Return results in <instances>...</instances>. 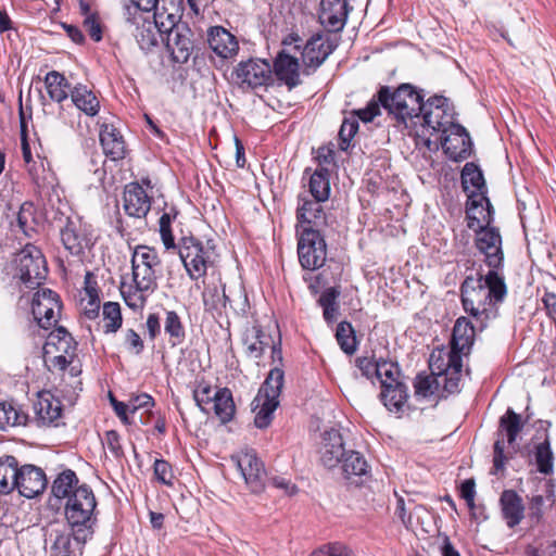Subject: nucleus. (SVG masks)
<instances>
[{"label": "nucleus", "mask_w": 556, "mask_h": 556, "mask_svg": "<svg viewBox=\"0 0 556 556\" xmlns=\"http://www.w3.org/2000/svg\"><path fill=\"white\" fill-rule=\"evenodd\" d=\"M507 294L504 276L490 269L484 276H468L462 283V303L482 330L498 315V305Z\"/></svg>", "instance_id": "1"}, {"label": "nucleus", "mask_w": 556, "mask_h": 556, "mask_svg": "<svg viewBox=\"0 0 556 556\" xmlns=\"http://www.w3.org/2000/svg\"><path fill=\"white\" fill-rule=\"evenodd\" d=\"M131 282H122L121 293L126 305L142 309L148 298L157 289L161 258L155 249L137 245L131 254Z\"/></svg>", "instance_id": "2"}, {"label": "nucleus", "mask_w": 556, "mask_h": 556, "mask_svg": "<svg viewBox=\"0 0 556 556\" xmlns=\"http://www.w3.org/2000/svg\"><path fill=\"white\" fill-rule=\"evenodd\" d=\"M384 109L396 121L397 126L409 129V134L417 127L422 109V96L409 84H402L391 91L384 87Z\"/></svg>", "instance_id": "3"}, {"label": "nucleus", "mask_w": 556, "mask_h": 556, "mask_svg": "<svg viewBox=\"0 0 556 556\" xmlns=\"http://www.w3.org/2000/svg\"><path fill=\"white\" fill-rule=\"evenodd\" d=\"M420 113V121L416 119L420 129L413 130L417 146L421 142L425 147L430 148L433 134L444 132L455 124L448 100L442 96H434L429 98L426 103L422 102Z\"/></svg>", "instance_id": "4"}, {"label": "nucleus", "mask_w": 556, "mask_h": 556, "mask_svg": "<svg viewBox=\"0 0 556 556\" xmlns=\"http://www.w3.org/2000/svg\"><path fill=\"white\" fill-rule=\"evenodd\" d=\"M180 261L191 280H199L206 275L208 267L216 261V251L212 241L204 244L200 239L188 236L182 237L177 248Z\"/></svg>", "instance_id": "5"}, {"label": "nucleus", "mask_w": 556, "mask_h": 556, "mask_svg": "<svg viewBox=\"0 0 556 556\" xmlns=\"http://www.w3.org/2000/svg\"><path fill=\"white\" fill-rule=\"evenodd\" d=\"M96 496L92 490L83 484L76 488L65 505V519L71 530L93 534L96 523Z\"/></svg>", "instance_id": "6"}, {"label": "nucleus", "mask_w": 556, "mask_h": 556, "mask_svg": "<svg viewBox=\"0 0 556 556\" xmlns=\"http://www.w3.org/2000/svg\"><path fill=\"white\" fill-rule=\"evenodd\" d=\"M15 263L16 275L26 288L35 289L45 281L48 274L47 262L37 247L26 244L16 255Z\"/></svg>", "instance_id": "7"}, {"label": "nucleus", "mask_w": 556, "mask_h": 556, "mask_svg": "<svg viewBox=\"0 0 556 556\" xmlns=\"http://www.w3.org/2000/svg\"><path fill=\"white\" fill-rule=\"evenodd\" d=\"M298 255L301 266L307 270L320 268L327 258V245L319 229L304 227L299 230Z\"/></svg>", "instance_id": "8"}, {"label": "nucleus", "mask_w": 556, "mask_h": 556, "mask_svg": "<svg viewBox=\"0 0 556 556\" xmlns=\"http://www.w3.org/2000/svg\"><path fill=\"white\" fill-rule=\"evenodd\" d=\"M76 342L72 334L62 326L52 330L47 337L43 353L47 362L61 370L73 362Z\"/></svg>", "instance_id": "9"}, {"label": "nucleus", "mask_w": 556, "mask_h": 556, "mask_svg": "<svg viewBox=\"0 0 556 556\" xmlns=\"http://www.w3.org/2000/svg\"><path fill=\"white\" fill-rule=\"evenodd\" d=\"M63 247L74 256H80L86 249L93 245L92 227L80 217H66L60 228Z\"/></svg>", "instance_id": "10"}, {"label": "nucleus", "mask_w": 556, "mask_h": 556, "mask_svg": "<svg viewBox=\"0 0 556 556\" xmlns=\"http://www.w3.org/2000/svg\"><path fill=\"white\" fill-rule=\"evenodd\" d=\"M382 105V87H380L367 105L363 109L351 112L350 117H345L339 130V147L345 151L350 147V142L358 130V119L367 124L380 115V106Z\"/></svg>", "instance_id": "11"}, {"label": "nucleus", "mask_w": 556, "mask_h": 556, "mask_svg": "<svg viewBox=\"0 0 556 556\" xmlns=\"http://www.w3.org/2000/svg\"><path fill=\"white\" fill-rule=\"evenodd\" d=\"M71 99L73 105H68L67 108L61 106L59 112V117L71 128H74L78 122L76 117H79V114L76 110L84 112L87 116L93 117L99 113L100 110V101L93 91L87 88L84 85H77L71 90Z\"/></svg>", "instance_id": "12"}, {"label": "nucleus", "mask_w": 556, "mask_h": 556, "mask_svg": "<svg viewBox=\"0 0 556 556\" xmlns=\"http://www.w3.org/2000/svg\"><path fill=\"white\" fill-rule=\"evenodd\" d=\"M61 299L51 289H41L33 296L31 313L40 328L48 330L55 327L61 316Z\"/></svg>", "instance_id": "13"}, {"label": "nucleus", "mask_w": 556, "mask_h": 556, "mask_svg": "<svg viewBox=\"0 0 556 556\" xmlns=\"http://www.w3.org/2000/svg\"><path fill=\"white\" fill-rule=\"evenodd\" d=\"M270 64L261 59L241 61L232 72L235 83L242 89H255L271 81Z\"/></svg>", "instance_id": "14"}, {"label": "nucleus", "mask_w": 556, "mask_h": 556, "mask_svg": "<svg viewBox=\"0 0 556 556\" xmlns=\"http://www.w3.org/2000/svg\"><path fill=\"white\" fill-rule=\"evenodd\" d=\"M236 460L245 484L253 493H261L265 488L266 470L264 463L254 450H244L232 457Z\"/></svg>", "instance_id": "15"}, {"label": "nucleus", "mask_w": 556, "mask_h": 556, "mask_svg": "<svg viewBox=\"0 0 556 556\" xmlns=\"http://www.w3.org/2000/svg\"><path fill=\"white\" fill-rule=\"evenodd\" d=\"M522 428L523 421L521 419V416L515 413L511 408H508L506 413L500 418V425L497 430L498 439L494 443L493 457L494 467L497 470L504 467L506 459L504 456V438H506L507 443L509 445H514Z\"/></svg>", "instance_id": "16"}, {"label": "nucleus", "mask_w": 556, "mask_h": 556, "mask_svg": "<svg viewBox=\"0 0 556 556\" xmlns=\"http://www.w3.org/2000/svg\"><path fill=\"white\" fill-rule=\"evenodd\" d=\"M164 42L173 60L177 63L188 62L192 54L194 45L193 33L187 23H180L174 27L165 28Z\"/></svg>", "instance_id": "17"}, {"label": "nucleus", "mask_w": 556, "mask_h": 556, "mask_svg": "<svg viewBox=\"0 0 556 556\" xmlns=\"http://www.w3.org/2000/svg\"><path fill=\"white\" fill-rule=\"evenodd\" d=\"M441 144L445 154L453 161L470 156L472 142L468 131L459 124L451 125L442 132Z\"/></svg>", "instance_id": "18"}, {"label": "nucleus", "mask_w": 556, "mask_h": 556, "mask_svg": "<svg viewBox=\"0 0 556 556\" xmlns=\"http://www.w3.org/2000/svg\"><path fill=\"white\" fill-rule=\"evenodd\" d=\"M476 245L484 254L490 269L498 271L503 264L502 238L496 228L485 226L477 231Z\"/></svg>", "instance_id": "19"}, {"label": "nucleus", "mask_w": 556, "mask_h": 556, "mask_svg": "<svg viewBox=\"0 0 556 556\" xmlns=\"http://www.w3.org/2000/svg\"><path fill=\"white\" fill-rule=\"evenodd\" d=\"M323 202H326V200L309 199L306 194H299L296 208L299 230H303L304 227L318 229L327 224Z\"/></svg>", "instance_id": "20"}, {"label": "nucleus", "mask_w": 556, "mask_h": 556, "mask_svg": "<svg viewBox=\"0 0 556 556\" xmlns=\"http://www.w3.org/2000/svg\"><path fill=\"white\" fill-rule=\"evenodd\" d=\"M45 471L35 465H24L20 468L16 481V490L27 498H34L41 494L47 486Z\"/></svg>", "instance_id": "21"}, {"label": "nucleus", "mask_w": 556, "mask_h": 556, "mask_svg": "<svg viewBox=\"0 0 556 556\" xmlns=\"http://www.w3.org/2000/svg\"><path fill=\"white\" fill-rule=\"evenodd\" d=\"M466 214L468 228L477 231L479 228L490 226L493 208L488 197L483 193L469 195Z\"/></svg>", "instance_id": "22"}, {"label": "nucleus", "mask_w": 556, "mask_h": 556, "mask_svg": "<svg viewBox=\"0 0 556 556\" xmlns=\"http://www.w3.org/2000/svg\"><path fill=\"white\" fill-rule=\"evenodd\" d=\"M346 453L339 430L330 429L323 433L319 454L325 467L330 469L337 467Z\"/></svg>", "instance_id": "23"}, {"label": "nucleus", "mask_w": 556, "mask_h": 556, "mask_svg": "<svg viewBox=\"0 0 556 556\" xmlns=\"http://www.w3.org/2000/svg\"><path fill=\"white\" fill-rule=\"evenodd\" d=\"M207 42L212 51L222 59H231L238 54L239 42L236 36L223 26L210 27Z\"/></svg>", "instance_id": "24"}, {"label": "nucleus", "mask_w": 556, "mask_h": 556, "mask_svg": "<svg viewBox=\"0 0 556 556\" xmlns=\"http://www.w3.org/2000/svg\"><path fill=\"white\" fill-rule=\"evenodd\" d=\"M348 16L346 0H321L319 22L329 31H339L344 27Z\"/></svg>", "instance_id": "25"}, {"label": "nucleus", "mask_w": 556, "mask_h": 556, "mask_svg": "<svg viewBox=\"0 0 556 556\" xmlns=\"http://www.w3.org/2000/svg\"><path fill=\"white\" fill-rule=\"evenodd\" d=\"M92 535L83 531L71 530V532L56 533L52 551L55 556H78L83 554L85 543Z\"/></svg>", "instance_id": "26"}, {"label": "nucleus", "mask_w": 556, "mask_h": 556, "mask_svg": "<svg viewBox=\"0 0 556 556\" xmlns=\"http://www.w3.org/2000/svg\"><path fill=\"white\" fill-rule=\"evenodd\" d=\"M151 208V199L138 184L131 182L124 190V210L131 217H146Z\"/></svg>", "instance_id": "27"}, {"label": "nucleus", "mask_w": 556, "mask_h": 556, "mask_svg": "<svg viewBox=\"0 0 556 556\" xmlns=\"http://www.w3.org/2000/svg\"><path fill=\"white\" fill-rule=\"evenodd\" d=\"M278 80L292 89L301 84L299 60L286 52H279L271 68Z\"/></svg>", "instance_id": "28"}, {"label": "nucleus", "mask_w": 556, "mask_h": 556, "mask_svg": "<svg viewBox=\"0 0 556 556\" xmlns=\"http://www.w3.org/2000/svg\"><path fill=\"white\" fill-rule=\"evenodd\" d=\"M152 11L153 20L161 30L182 23V0H157Z\"/></svg>", "instance_id": "29"}, {"label": "nucleus", "mask_w": 556, "mask_h": 556, "mask_svg": "<svg viewBox=\"0 0 556 556\" xmlns=\"http://www.w3.org/2000/svg\"><path fill=\"white\" fill-rule=\"evenodd\" d=\"M34 412L38 426H50L61 417L62 405L51 393L40 392L34 403Z\"/></svg>", "instance_id": "30"}, {"label": "nucleus", "mask_w": 556, "mask_h": 556, "mask_svg": "<svg viewBox=\"0 0 556 556\" xmlns=\"http://www.w3.org/2000/svg\"><path fill=\"white\" fill-rule=\"evenodd\" d=\"M332 52V46L321 35H315L302 50V61L306 68L316 70Z\"/></svg>", "instance_id": "31"}, {"label": "nucleus", "mask_w": 556, "mask_h": 556, "mask_svg": "<svg viewBox=\"0 0 556 556\" xmlns=\"http://www.w3.org/2000/svg\"><path fill=\"white\" fill-rule=\"evenodd\" d=\"M100 143L104 154L112 161L123 160L126 155V144L121 132L109 124H103L100 129Z\"/></svg>", "instance_id": "32"}, {"label": "nucleus", "mask_w": 556, "mask_h": 556, "mask_svg": "<svg viewBox=\"0 0 556 556\" xmlns=\"http://www.w3.org/2000/svg\"><path fill=\"white\" fill-rule=\"evenodd\" d=\"M462 354L455 351L452 346L437 348L434 349L429 357V368L432 374L442 377L444 372H447L452 367H463Z\"/></svg>", "instance_id": "33"}, {"label": "nucleus", "mask_w": 556, "mask_h": 556, "mask_svg": "<svg viewBox=\"0 0 556 556\" xmlns=\"http://www.w3.org/2000/svg\"><path fill=\"white\" fill-rule=\"evenodd\" d=\"M549 424L540 421V429L543 431V440L534 443L533 455L539 472L549 475L554 469V453L551 447V440L548 435Z\"/></svg>", "instance_id": "34"}, {"label": "nucleus", "mask_w": 556, "mask_h": 556, "mask_svg": "<svg viewBox=\"0 0 556 556\" xmlns=\"http://www.w3.org/2000/svg\"><path fill=\"white\" fill-rule=\"evenodd\" d=\"M270 341V337L257 325L247 328L242 337L247 356L254 359L260 358L264 354Z\"/></svg>", "instance_id": "35"}, {"label": "nucleus", "mask_w": 556, "mask_h": 556, "mask_svg": "<svg viewBox=\"0 0 556 556\" xmlns=\"http://www.w3.org/2000/svg\"><path fill=\"white\" fill-rule=\"evenodd\" d=\"M503 517L509 528H514L523 518L525 507L521 497L513 490H506L501 495Z\"/></svg>", "instance_id": "36"}, {"label": "nucleus", "mask_w": 556, "mask_h": 556, "mask_svg": "<svg viewBox=\"0 0 556 556\" xmlns=\"http://www.w3.org/2000/svg\"><path fill=\"white\" fill-rule=\"evenodd\" d=\"M473 339L475 326L466 317H459L453 328L451 346L463 355L469 351Z\"/></svg>", "instance_id": "37"}, {"label": "nucleus", "mask_w": 556, "mask_h": 556, "mask_svg": "<svg viewBox=\"0 0 556 556\" xmlns=\"http://www.w3.org/2000/svg\"><path fill=\"white\" fill-rule=\"evenodd\" d=\"M20 468L14 456L0 457V494L7 495L15 490Z\"/></svg>", "instance_id": "38"}, {"label": "nucleus", "mask_w": 556, "mask_h": 556, "mask_svg": "<svg viewBox=\"0 0 556 556\" xmlns=\"http://www.w3.org/2000/svg\"><path fill=\"white\" fill-rule=\"evenodd\" d=\"M462 185L467 195L486 193L481 169L475 163H467L462 170Z\"/></svg>", "instance_id": "39"}, {"label": "nucleus", "mask_w": 556, "mask_h": 556, "mask_svg": "<svg viewBox=\"0 0 556 556\" xmlns=\"http://www.w3.org/2000/svg\"><path fill=\"white\" fill-rule=\"evenodd\" d=\"M164 36L165 31L161 30L159 25H156L155 20H144L141 25L137 26L135 34L138 45L142 50L146 51H149L151 48L155 47L159 42V39L164 41Z\"/></svg>", "instance_id": "40"}, {"label": "nucleus", "mask_w": 556, "mask_h": 556, "mask_svg": "<svg viewBox=\"0 0 556 556\" xmlns=\"http://www.w3.org/2000/svg\"><path fill=\"white\" fill-rule=\"evenodd\" d=\"M342 475L346 480L361 478L368 473V464L365 457L356 451H348L340 462Z\"/></svg>", "instance_id": "41"}, {"label": "nucleus", "mask_w": 556, "mask_h": 556, "mask_svg": "<svg viewBox=\"0 0 556 556\" xmlns=\"http://www.w3.org/2000/svg\"><path fill=\"white\" fill-rule=\"evenodd\" d=\"M232 291L226 292L225 286L206 287L203 291V303L206 311H212L222 315L227 314L228 301H230Z\"/></svg>", "instance_id": "42"}, {"label": "nucleus", "mask_w": 556, "mask_h": 556, "mask_svg": "<svg viewBox=\"0 0 556 556\" xmlns=\"http://www.w3.org/2000/svg\"><path fill=\"white\" fill-rule=\"evenodd\" d=\"M213 408L222 424H227L233 418L236 406L232 393L228 388L219 389L214 393Z\"/></svg>", "instance_id": "43"}, {"label": "nucleus", "mask_w": 556, "mask_h": 556, "mask_svg": "<svg viewBox=\"0 0 556 556\" xmlns=\"http://www.w3.org/2000/svg\"><path fill=\"white\" fill-rule=\"evenodd\" d=\"M27 415L18 404L13 401L0 402V430L25 425Z\"/></svg>", "instance_id": "44"}, {"label": "nucleus", "mask_w": 556, "mask_h": 556, "mask_svg": "<svg viewBox=\"0 0 556 556\" xmlns=\"http://www.w3.org/2000/svg\"><path fill=\"white\" fill-rule=\"evenodd\" d=\"M47 92L52 101L61 103L68 97L71 85L67 79L59 72L51 71L45 77Z\"/></svg>", "instance_id": "45"}, {"label": "nucleus", "mask_w": 556, "mask_h": 556, "mask_svg": "<svg viewBox=\"0 0 556 556\" xmlns=\"http://www.w3.org/2000/svg\"><path fill=\"white\" fill-rule=\"evenodd\" d=\"M407 393L404 383L392 384L384 381V407L391 413L401 414L406 405Z\"/></svg>", "instance_id": "46"}, {"label": "nucleus", "mask_w": 556, "mask_h": 556, "mask_svg": "<svg viewBox=\"0 0 556 556\" xmlns=\"http://www.w3.org/2000/svg\"><path fill=\"white\" fill-rule=\"evenodd\" d=\"M329 169L325 166L317 167L308 180V191L316 200H328L330 197Z\"/></svg>", "instance_id": "47"}, {"label": "nucleus", "mask_w": 556, "mask_h": 556, "mask_svg": "<svg viewBox=\"0 0 556 556\" xmlns=\"http://www.w3.org/2000/svg\"><path fill=\"white\" fill-rule=\"evenodd\" d=\"M278 405L279 401H271L263 396H255L251 403L252 410L255 413V426L260 429L268 427L271 422L273 414Z\"/></svg>", "instance_id": "48"}, {"label": "nucleus", "mask_w": 556, "mask_h": 556, "mask_svg": "<svg viewBox=\"0 0 556 556\" xmlns=\"http://www.w3.org/2000/svg\"><path fill=\"white\" fill-rule=\"evenodd\" d=\"M164 331L168 336V342L172 346L184 343L186 339L185 326L175 311H165Z\"/></svg>", "instance_id": "49"}, {"label": "nucleus", "mask_w": 556, "mask_h": 556, "mask_svg": "<svg viewBox=\"0 0 556 556\" xmlns=\"http://www.w3.org/2000/svg\"><path fill=\"white\" fill-rule=\"evenodd\" d=\"M283 379L285 375L282 369L280 368H273L264 383L258 390V393L256 396H263L265 399H269L271 401H278V397L281 393L282 387H283Z\"/></svg>", "instance_id": "50"}, {"label": "nucleus", "mask_w": 556, "mask_h": 556, "mask_svg": "<svg viewBox=\"0 0 556 556\" xmlns=\"http://www.w3.org/2000/svg\"><path fill=\"white\" fill-rule=\"evenodd\" d=\"M78 479L76 473L71 470L61 472L52 483L51 492L58 498H70L77 486Z\"/></svg>", "instance_id": "51"}, {"label": "nucleus", "mask_w": 556, "mask_h": 556, "mask_svg": "<svg viewBox=\"0 0 556 556\" xmlns=\"http://www.w3.org/2000/svg\"><path fill=\"white\" fill-rule=\"evenodd\" d=\"M439 378L440 377L432 374V371L430 374H427V372L418 374L416 376L415 382H414L416 395L421 396V397H430V396L434 395L439 391V388L441 384V381H439Z\"/></svg>", "instance_id": "52"}, {"label": "nucleus", "mask_w": 556, "mask_h": 556, "mask_svg": "<svg viewBox=\"0 0 556 556\" xmlns=\"http://www.w3.org/2000/svg\"><path fill=\"white\" fill-rule=\"evenodd\" d=\"M103 329L105 333L116 332L122 327L121 306L117 302H105L102 308Z\"/></svg>", "instance_id": "53"}, {"label": "nucleus", "mask_w": 556, "mask_h": 556, "mask_svg": "<svg viewBox=\"0 0 556 556\" xmlns=\"http://www.w3.org/2000/svg\"><path fill=\"white\" fill-rule=\"evenodd\" d=\"M336 338L344 353L351 355L356 351V338L351 324L340 323L337 327Z\"/></svg>", "instance_id": "54"}, {"label": "nucleus", "mask_w": 556, "mask_h": 556, "mask_svg": "<svg viewBox=\"0 0 556 556\" xmlns=\"http://www.w3.org/2000/svg\"><path fill=\"white\" fill-rule=\"evenodd\" d=\"M382 192V177L378 172L368 173L365 178V187L363 189V200L368 204L377 202Z\"/></svg>", "instance_id": "55"}, {"label": "nucleus", "mask_w": 556, "mask_h": 556, "mask_svg": "<svg viewBox=\"0 0 556 556\" xmlns=\"http://www.w3.org/2000/svg\"><path fill=\"white\" fill-rule=\"evenodd\" d=\"M153 475L155 479L167 486H173L175 473L172 465L165 459H155L153 464Z\"/></svg>", "instance_id": "56"}, {"label": "nucleus", "mask_w": 556, "mask_h": 556, "mask_svg": "<svg viewBox=\"0 0 556 556\" xmlns=\"http://www.w3.org/2000/svg\"><path fill=\"white\" fill-rule=\"evenodd\" d=\"M175 218V215L172 216L170 213H164L160 217L159 226H160V236L164 248L166 250H176L177 244L175 243L174 235L172 231V220Z\"/></svg>", "instance_id": "57"}, {"label": "nucleus", "mask_w": 556, "mask_h": 556, "mask_svg": "<svg viewBox=\"0 0 556 556\" xmlns=\"http://www.w3.org/2000/svg\"><path fill=\"white\" fill-rule=\"evenodd\" d=\"M87 299L81 300L84 315L89 319L98 317L100 312V299L97 289L86 287Z\"/></svg>", "instance_id": "58"}, {"label": "nucleus", "mask_w": 556, "mask_h": 556, "mask_svg": "<svg viewBox=\"0 0 556 556\" xmlns=\"http://www.w3.org/2000/svg\"><path fill=\"white\" fill-rule=\"evenodd\" d=\"M357 366L367 379L372 380L376 378L382 388V376L379 369V364L376 361L368 357H362L357 359ZM378 399L382 401V390L379 392Z\"/></svg>", "instance_id": "59"}, {"label": "nucleus", "mask_w": 556, "mask_h": 556, "mask_svg": "<svg viewBox=\"0 0 556 556\" xmlns=\"http://www.w3.org/2000/svg\"><path fill=\"white\" fill-rule=\"evenodd\" d=\"M34 206L31 203L22 204L17 213V225L21 230L28 236L29 230H34Z\"/></svg>", "instance_id": "60"}, {"label": "nucleus", "mask_w": 556, "mask_h": 556, "mask_svg": "<svg viewBox=\"0 0 556 556\" xmlns=\"http://www.w3.org/2000/svg\"><path fill=\"white\" fill-rule=\"evenodd\" d=\"M228 307L237 316H243L247 314L249 308V301L243 290L232 291L230 301H228Z\"/></svg>", "instance_id": "61"}, {"label": "nucleus", "mask_w": 556, "mask_h": 556, "mask_svg": "<svg viewBox=\"0 0 556 556\" xmlns=\"http://www.w3.org/2000/svg\"><path fill=\"white\" fill-rule=\"evenodd\" d=\"M309 556H354L353 552L341 543H331L314 551Z\"/></svg>", "instance_id": "62"}, {"label": "nucleus", "mask_w": 556, "mask_h": 556, "mask_svg": "<svg viewBox=\"0 0 556 556\" xmlns=\"http://www.w3.org/2000/svg\"><path fill=\"white\" fill-rule=\"evenodd\" d=\"M462 368L463 367L454 366L452 367L451 370L442 375L441 378L443 379L444 382V390L447 393H454L458 391L462 377Z\"/></svg>", "instance_id": "63"}, {"label": "nucleus", "mask_w": 556, "mask_h": 556, "mask_svg": "<svg viewBox=\"0 0 556 556\" xmlns=\"http://www.w3.org/2000/svg\"><path fill=\"white\" fill-rule=\"evenodd\" d=\"M83 25L92 40L98 42L102 39V25L99 14L84 18Z\"/></svg>", "instance_id": "64"}]
</instances>
